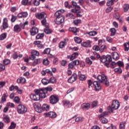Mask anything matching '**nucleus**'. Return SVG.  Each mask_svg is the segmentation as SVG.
<instances>
[{
	"instance_id": "obj_1",
	"label": "nucleus",
	"mask_w": 129,
	"mask_h": 129,
	"mask_svg": "<svg viewBox=\"0 0 129 129\" xmlns=\"http://www.w3.org/2000/svg\"><path fill=\"white\" fill-rule=\"evenodd\" d=\"M63 12V10H59L55 13L54 17L56 18L55 20V24L60 25V24H62V23H63L64 21V18L62 15V13Z\"/></svg>"
},
{
	"instance_id": "obj_2",
	"label": "nucleus",
	"mask_w": 129,
	"mask_h": 129,
	"mask_svg": "<svg viewBox=\"0 0 129 129\" xmlns=\"http://www.w3.org/2000/svg\"><path fill=\"white\" fill-rule=\"evenodd\" d=\"M36 17L39 20H41V23L43 26L46 25V18L47 14L45 12H42L41 13H37L36 14Z\"/></svg>"
},
{
	"instance_id": "obj_3",
	"label": "nucleus",
	"mask_w": 129,
	"mask_h": 129,
	"mask_svg": "<svg viewBox=\"0 0 129 129\" xmlns=\"http://www.w3.org/2000/svg\"><path fill=\"white\" fill-rule=\"evenodd\" d=\"M112 60V58L110 55H108L107 56L103 55L100 58V61L103 63H105V65L107 66V67H109V64Z\"/></svg>"
},
{
	"instance_id": "obj_4",
	"label": "nucleus",
	"mask_w": 129,
	"mask_h": 129,
	"mask_svg": "<svg viewBox=\"0 0 129 129\" xmlns=\"http://www.w3.org/2000/svg\"><path fill=\"white\" fill-rule=\"evenodd\" d=\"M97 79L99 81V82L103 83V84H105L106 86H109L110 84L109 81L108 80L106 75H104V74H102V75H98Z\"/></svg>"
},
{
	"instance_id": "obj_5",
	"label": "nucleus",
	"mask_w": 129,
	"mask_h": 129,
	"mask_svg": "<svg viewBox=\"0 0 129 129\" xmlns=\"http://www.w3.org/2000/svg\"><path fill=\"white\" fill-rule=\"evenodd\" d=\"M28 109L24 105H18L17 107V111L18 114H23L27 113Z\"/></svg>"
},
{
	"instance_id": "obj_6",
	"label": "nucleus",
	"mask_w": 129,
	"mask_h": 129,
	"mask_svg": "<svg viewBox=\"0 0 129 129\" xmlns=\"http://www.w3.org/2000/svg\"><path fill=\"white\" fill-rule=\"evenodd\" d=\"M9 28V20L7 18H4L2 25L1 26V31H4Z\"/></svg>"
},
{
	"instance_id": "obj_7",
	"label": "nucleus",
	"mask_w": 129,
	"mask_h": 129,
	"mask_svg": "<svg viewBox=\"0 0 129 129\" xmlns=\"http://www.w3.org/2000/svg\"><path fill=\"white\" fill-rule=\"evenodd\" d=\"M39 99L40 98H45L46 96V88H42L38 90Z\"/></svg>"
},
{
	"instance_id": "obj_8",
	"label": "nucleus",
	"mask_w": 129,
	"mask_h": 129,
	"mask_svg": "<svg viewBox=\"0 0 129 129\" xmlns=\"http://www.w3.org/2000/svg\"><path fill=\"white\" fill-rule=\"evenodd\" d=\"M108 112H104L102 114H101V115L99 116V118L103 124H106L107 123L108 120L106 118H104V117L105 116L108 115Z\"/></svg>"
},
{
	"instance_id": "obj_9",
	"label": "nucleus",
	"mask_w": 129,
	"mask_h": 129,
	"mask_svg": "<svg viewBox=\"0 0 129 129\" xmlns=\"http://www.w3.org/2000/svg\"><path fill=\"white\" fill-rule=\"evenodd\" d=\"M59 100L58 97L57 96H56V95H52L49 97V102L52 104H55V103H57Z\"/></svg>"
},
{
	"instance_id": "obj_10",
	"label": "nucleus",
	"mask_w": 129,
	"mask_h": 129,
	"mask_svg": "<svg viewBox=\"0 0 129 129\" xmlns=\"http://www.w3.org/2000/svg\"><path fill=\"white\" fill-rule=\"evenodd\" d=\"M35 94H31L30 98L33 100H39V90H34Z\"/></svg>"
},
{
	"instance_id": "obj_11",
	"label": "nucleus",
	"mask_w": 129,
	"mask_h": 129,
	"mask_svg": "<svg viewBox=\"0 0 129 129\" xmlns=\"http://www.w3.org/2000/svg\"><path fill=\"white\" fill-rule=\"evenodd\" d=\"M120 106V103L117 100H113L112 103L111 107L114 110H117Z\"/></svg>"
},
{
	"instance_id": "obj_12",
	"label": "nucleus",
	"mask_w": 129,
	"mask_h": 129,
	"mask_svg": "<svg viewBox=\"0 0 129 129\" xmlns=\"http://www.w3.org/2000/svg\"><path fill=\"white\" fill-rule=\"evenodd\" d=\"M39 52L36 50H32L31 52V55L30 56L29 58L31 60H35L36 56H39Z\"/></svg>"
},
{
	"instance_id": "obj_13",
	"label": "nucleus",
	"mask_w": 129,
	"mask_h": 129,
	"mask_svg": "<svg viewBox=\"0 0 129 129\" xmlns=\"http://www.w3.org/2000/svg\"><path fill=\"white\" fill-rule=\"evenodd\" d=\"M79 64H80V60L76 59V60H74V61H72L71 63H69L68 66L69 68L73 69L74 68L75 66H78V65H79Z\"/></svg>"
},
{
	"instance_id": "obj_14",
	"label": "nucleus",
	"mask_w": 129,
	"mask_h": 129,
	"mask_svg": "<svg viewBox=\"0 0 129 129\" xmlns=\"http://www.w3.org/2000/svg\"><path fill=\"white\" fill-rule=\"evenodd\" d=\"M72 4L73 6H74L75 7V9H72V12L73 13H77V12H78V10H77V9H78L79 10V9H81L80 6H78L76 2H74V1H72Z\"/></svg>"
},
{
	"instance_id": "obj_15",
	"label": "nucleus",
	"mask_w": 129,
	"mask_h": 129,
	"mask_svg": "<svg viewBox=\"0 0 129 129\" xmlns=\"http://www.w3.org/2000/svg\"><path fill=\"white\" fill-rule=\"evenodd\" d=\"M77 79V74L76 73H74L72 74V76L70 77L68 79V82L70 83H73L74 81H76Z\"/></svg>"
},
{
	"instance_id": "obj_16",
	"label": "nucleus",
	"mask_w": 129,
	"mask_h": 129,
	"mask_svg": "<svg viewBox=\"0 0 129 129\" xmlns=\"http://www.w3.org/2000/svg\"><path fill=\"white\" fill-rule=\"evenodd\" d=\"M102 40L100 39L98 41V44L100 46V52H103L104 49H106V46L104 44L102 43Z\"/></svg>"
},
{
	"instance_id": "obj_17",
	"label": "nucleus",
	"mask_w": 129,
	"mask_h": 129,
	"mask_svg": "<svg viewBox=\"0 0 129 129\" xmlns=\"http://www.w3.org/2000/svg\"><path fill=\"white\" fill-rule=\"evenodd\" d=\"M34 109L37 113H41L42 112L41 104H39V103H36V104L34 105Z\"/></svg>"
},
{
	"instance_id": "obj_18",
	"label": "nucleus",
	"mask_w": 129,
	"mask_h": 129,
	"mask_svg": "<svg viewBox=\"0 0 129 129\" xmlns=\"http://www.w3.org/2000/svg\"><path fill=\"white\" fill-rule=\"evenodd\" d=\"M114 17L116 20H118V21H119V23H123V19L121 17L118 13H115V14H114Z\"/></svg>"
},
{
	"instance_id": "obj_19",
	"label": "nucleus",
	"mask_w": 129,
	"mask_h": 129,
	"mask_svg": "<svg viewBox=\"0 0 129 129\" xmlns=\"http://www.w3.org/2000/svg\"><path fill=\"white\" fill-rule=\"evenodd\" d=\"M44 115L46 117H49V118H56L57 117V114L55 112H49L48 113H45Z\"/></svg>"
},
{
	"instance_id": "obj_20",
	"label": "nucleus",
	"mask_w": 129,
	"mask_h": 129,
	"mask_svg": "<svg viewBox=\"0 0 129 129\" xmlns=\"http://www.w3.org/2000/svg\"><path fill=\"white\" fill-rule=\"evenodd\" d=\"M30 32L32 36H35L36 34L38 33L39 30L36 27H32V28H31V30H30Z\"/></svg>"
},
{
	"instance_id": "obj_21",
	"label": "nucleus",
	"mask_w": 129,
	"mask_h": 129,
	"mask_svg": "<svg viewBox=\"0 0 129 129\" xmlns=\"http://www.w3.org/2000/svg\"><path fill=\"white\" fill-rule=\"evenodd\" d=\"M116 64H118L119 67H120L121 66H123L124 63H123V62H122L121 61H118V62H117V63H116V62L113 61L111 62V67L112 68H114L115 67V65H116Z\"/></svg>"
},
{
	"instance_id": "obj_22",
	"label": "nucleus",
	"mask_w": 129,
	"mask_h": 129,
	"mask_svg": "<svg viewBox=\"0 0 129 129\" xmlns=\"http://www.w3.org/2000/svg\"><path fill=\"white\" fill-rule=\"evenodd\" d=\"M79 56V53L78 52H75L72 55H68L67 57L70 60H74L75 58H77Z\"/></svg>"
},
{
	"instance_id": "obj_23",
	"label": "nucleus",
	"mask_w": 129,
	"mask_h": 129,
	"mask_svg": "<svg viewBox=\"0 0 129 129\" xmlns=\"http://www.w3.org/2000/svg\"><path fill=\"white\" fill-rule=\"evenodd\" d=\"M34 45H37L38 48H44V45L42 44V41H34Z\"/></svg>"
},
{
	"instance_id": "obj_24",
	"label": "nucleus",
	"mask_w": 129,
	"mask_h": 129,
	"mask_svg": "<svg viewBox=\"0 0 129 129\" xmlns=\"http://www.w3.org/2000/svg\"><path fill=\"white\" fill-rule=\"evenodd\" d=\"M46 25H44L45 29H44V31L46 34H50L52 31L49 29V24L47 23V20H46Z\"/></svg>"
},
{
	"instance_id": "obj_25",
	"label": "nucleus",
	"mask_w": 129,
	"mask_h": 129,
	"mask_svg": "<svg viewBox=\"0 0 129 129\" xmlns=\"http://www.w3.org/2000/svg\"><path fill=\"white\" fill-rule=\"evenodd\" d=\"M22 4L24 6H27V5L31 6L33 5V0H22Z\"/></svg>"
},
{
	"instance_id": "obj_26",
	"label": "nucleus",
	"mask_w": 129,
	"mask_h": 129,
	"mask_svg": "<svg viewBox=\"0 0 129 129\" xmlns=\"http://www.w3.org/2000/svg\"><path fill=\"white\" fill-rule=\"evenodd\" d=\"M81 108L83 110H88L90 108V104L89 103H84L81 105Z\"/></svg>"
},
{
	"instance_id": "obj_27",
	"label": "nucleus",
	"mask_w": 129,
	"mask_h": 129,
	"mask_svg": "<svg viewBox=\"0 0 129 129\" xmlns=\"http://www.w3.org/2000/svg\"><path fill=\"white\" fill-rule=\"evenodd\" d=\"M93 85L94 86L95 90H100L101 87L100 84H98V81H94Z\"/></svg>"
},
{
	"instance_id": "obj_28",
	"label": "nucleus",
	"mask_w": 129,
	"mask_h": 129,
	"mask_svg": "<svg viewBox=\"0 0 129 129\" xmlns=\"http://www.w3.org/2000/svg\"><path fill=\"white\" fill-rule=\"evenodd\" d=\"M22 30L21 27H20V25H15L14 26V31L16 33H20Z\"/></svg>"
},
{
	"instance_id": "obj_29",
	"label": "nucleus",
	"mask_w": 129,
	"mask_h": 129,
	"mask_svg": "<svg viewBox=\"0 0 129 129\" xmlns=\"http://www.w3.org/2000/svg\"><path fill=\"white\" fill-rule=\"evenodd\" d=\"M92 41L88 40L86 42H83L82 43V45L84 47H91Z\"/></svg>"
},
{
	"instance_id": "obj_30",
	"label": "nucleus",
	"mask_w": 129,
	"mask_h": 129,
	"mask_svg": "<svg viewBox=\"0 0 129 129\" xmlns=\"http://www.w3.org/2000/svg\"><path fill=\"white\" fill-rule=\"evenodd\" d=\"M23 54H18V52H14L13 55H12V57L13 58V59H17L18 58V57H19L20 58H22L23 57Z\"/></svg>"
},
{
	"instance_id": "obj_31",
	"label": "nucleus",
	"mask_w": 129,
	"mask_h": 129,
	"mask_svg": "<svg viewBox=\"0 0 129 129\" xmlns=\"http://www.w3.org/2000/svg\"><path fill=\"white\" fill-rule=\"evenodd\" d=\"M69 31L73 32L75 35H77V33L79 30L76 27H73V28H69Z\"/></svg>"
},
{
	"instance_id": "obj_32",
	"label": "nucleus",
	"mask_w": 129,
	"mask_h": 129,
	"mask_svg": "<svg viewBox=\"0 0 129 129\" xmlns=\"http://www.w3.org/2000/svg\"><path fill=\"white\" fill-rule=\"evenodd\" d=\"M46 73H48L50 75H53V72H52L50 69H46L45 71V70L41 71V74H42V75H46Z\"/></svg>"
},
{
	"instance_id": "obj_33",
	"label": "nucleus",
	"mask_w": 129,
	"mask_h": 129,
	"mask_svg": "<svg viewBox=\"0 0 129 129\" xmlns=\"http://www.w3.org/2000/svg\"><path fill=\"white\" fill-rule=\"evenodd\" d=\"M26 81V79L25 77H20V78H18L17 80L18 83H25Z\"/></svg>"
},
{
	"instance_id": "obj_34",
	"label": "nucleus",
	"mask_w": 129,
	"mask_h": 129,
	"mask_svg": "<svg viewBox=\"0 0 129 129\" xmlns=\"http://www.w3.org/2000/svg\"><path fill=\"white\" fill-rule=\"evenodd\" d=\"M42 111H49L50 109V106L47 104H44L42 107Z\"/></svg>"
},
{
	"instance_id": "obj_35",
	"label": "nucleus",
	"mask_w": 129,
	"mask_h": 129,
	"mask_svg": "<svg viewBox=\"0 0 129 129\" xmlns=\"http://www.w3.org/2000/svg\"><path fill=\"white\" fill-rule=\"evenodd\" d=\"M113 56V59L115 60H118L119 59V55L117 52H114V53H112Z\"/></svg>"
},
{
	"instance_id": "obj_36",
	"label": "nucleus",
	"mask_w": 129,
	"mask_h": 129,
	"mask_svg": "<svg viewBox=\"0 0 129 129\" xmlns=\"http://www.w3.org/2000/svg\"><path fill=\"white\" fill-rule=\"evenodd\" d=\"M3 120L5 123L8 124V123L10 122V118L9 116L6 115L4 117Z\"/></svg>"
},
{
	"instance_id": "obj_37",
	"label": "nucleus",
	"mask_w": 129,
	"mask_h": 129,
	"mask_svg": "<svg viewBox=\"0 0 129 129\" xmlns=\"http://www.w3.org/2000/svg\"><path fill=\"white\" fill-rule=\"evenodd\" d=\"M123 10L125 13H126V12H128L129 10V4H124L123 6Z\"/></svg>"
},
{
	"instance_id": "obj_38",
	"label": "nucleus",
	"mask_w": 129,
	"mask_h": 129,
	"mask_svg": "<svg viewBox=\"0 0 129 129\" xmlns=\"http://www.w3.org/2000/svg\"><path fill=\"white\" fill-rule=\"evenodd\" d=\"M56 82V78L51 75V77L48 79V83H55Z\"/></svg>"
},
{
	"instance_id": "obj_39",
	"label": "nucleus",
	"mask_w": 129,
	"mask_h": 129,
	"mask_svg": "<svg viewBox=\"0 0 129 129\" xmlns=\"http://www.w3.org/2000/svg\"><path fill=\"white\" fill-rule=\"evenodd\" d=\"M8 96V94H4L2 97L1 102H5L7 100V97Z\"/></svg>"
},
{
	"instance_id": "obj_40",
	"label": "nucleus",
	"mask_w": 129,
	"mask_h": 129,
	"mask_svg": "<svg viewBox=\"0 0 129 129\" xmlns=\"http://www.w3.org/2000/svg\"><path fill=\"white\" fill-rule=\"evenodd\" d=\"M86 33L90 36H95L97 35V32L96 31H90V32H87Z\"/></svg>"
},
{
	"instance_id": "obj_41",
	"label": "nucleus",
	"mask_w": 129,
	"mask_h": 129,
	"mask_svg": "<svg viewBox=\"0 0 129 129\" xmlns=\"http://www.w3.org/2000/svg\"><path fill=\"white\" fill-rule=\"evenodd\" d=\"M41 82L44 85H47L49 83V79H47V78H42L41 80Z\"/></svg>"
},
{
	"instance_id": "obj_42",
	"label": "nucleus",
	"mask_w": 129,
	"mask_h": 129,
	"mask_svg": "<svg viewBox=\"0 0 129 129\" xmlns=\"http://www.w3.org/2000/svg\"><path fill=\"white\" fill-rule=\"evenodd\" d=\"M62 103L64 106H66V105H68V104H69L70 106H72V104L70 103V101H69V100H64L62 101Z\"/></svg>"
},
{
	"instance_id": "obj_43",
	"label": "nucleus",
	"mask_w": 129,
	"mask_h": 129,
	"mask_svg": "<svg viewBox=\"0 0 129 129\" xmlns=\"http://www.w3.org/2000/svg\"><path fill=\"white\" fill-rule=\"evenodd\" d=\"M124 51H128L129 50V41L127 42L124 43Z\"/></svg>"
},
{
	"instance_id": "obj_44",
	"label": "nucleus",
	"mask_w": 129,
	"mask_h": 129,
	"mask_svg": "<svg viewBox=\"0 0 129 129\" xmlns=\"http://www.w3.org/2000/svg\"><path fill=\"white\" fill-rule=\"evenodd\" d=\"M40 58H38V59H35L34 60V62L33 63H32V65L33 66H35L36 65H37V64H39V63H40Z\"/></svg>"
},
{
	"instance_id": "obj_45",
	"label": "nucleus",
	"mask_w": 129,
	"mask_h": 129,
	"mask_svg": "<svg viewBox=\"0 0 129 129\" xmlns=\"http://www.w3.org/2000/svg\"><path fill=\"white\" fill-rule=\"evenodd\" d=\"M10 59L6 58L3 60V63L5 66V65H8V64H10Z\"/></svg>"
},
{
	"instance_id": "obj_46",
	"label": "nucleus",
	"mask_w": 129,
	"mask_h": 129,
	"mask_svg": "<svg viewBox=\"0 0 129 129\" xmlns=\"http://www.w3.org/2000/svg\"><path fill=\"white\" fill-rule=\"evenodd\" d=\"M110 31L111 32V36H114L115 35L116 31L115 28H111Z\"/></svg>"
},
{
	"instance_id": "obj_47",
	"label": "nucleus",
	"mask_w": 129,
	"mask_h": 129,
	"mask_svg": "<svg viewBox=\"0 0 129 129\" xmlns=\"http://www.w3.org/2000/svg\"><path fill=\"white\" fill-rule=\"evenodd\" d=\"M7 36V33H3V34H1L0 35V40H4V39H6Z\"/></svg>"
},
{
	"instance_id": "obj_48",
	"label": "nucleus",
	"mask_w": 129,
	"mask_h": 129,
	"mask_svg": "<svg viewBox=\"0 0 129 129\" xmlns=\"http://www.w3.org/2000/svg\"><path fill=\"white\" fill-rule=\"evenodd\" d=\"M74 40L75 42L76 43H78V44L81 43L82 41V39H81V38H80L79 37H75Z\"/></svg>"
},
{
	"instance_id": "obj_49",
	"label": "nucleus",
	"mask_w": 129,
	"mask_h": 129,
	"mask_svg": "<svg viewBox=\"0 0 129 129\" xmlns=\"http://www.w3.org/2000/svg\"><path fill=\"white\" fill-rule=\"evenodd\" d=\"M44 37V33H39L36 36V39H42Z\"/></svg>"
},
{
	"instance_id": "obj_50",
	"label": "nucleus",
	"mask_w": 129,
	"mask_h": 129,
	"mask_svg": "<svg viewBox=\"0 0 129 129\" xmlns=\"http://www.w3.org/2000/svg\"><path fill=\"white\" fill-rule=\"evenodd\" d=\"M114 71L116 73H122V70L121 68H120V67H118L117 68H115V69H114Z\"/></svg>"
},
{
	"instance_id": "obj_51",
	"label": "nucleus",
	"mask_w": 129,
	"mask_h": 129,
	"mask_svg": "<svg viewBox=\"0 0 129 129\" xmlns=\"http://www.w3.org/2000/svg\"><path fill=\"white\" fill-rule=\"evenodd\" d=\"M79 78L80 80H82V81H83L84 80H86L87 77L86 75H84V74H81L79 76Z\"/></svg>"
},
{
	"instance_id": "obj_52",
	"label": "nucleus",
	"mask_w": 129,
	"mask_h": 129,
	"mask_svg": "<svg viewBox=\"0 0 129 129\" xmlns=\"http://www.w3.org/2000/svg\"><path fill=\"white\" fill-rule=\"evenodd\" d=\"M16 126H17V124H15L14 122H12L9 129H15Z\"/></svg>"
},
{
	"instance_id": "obj_53",
	"label": "nucleus",
	"mask_w": 129,
	"mask_h": 129,
	"mask_svg": "<svg viewBox=\"0 0 129 129\" xmlns=\"http://www.w3.org/2000/svg\"><path fill=\"white\" fill-rule=\"evenodd\" d=\"M125 127V122H121L119 124L120 129H124Z\"/></svg>"
},
{
	"instance_id": "obj_54",
	"label": "nucleus",
	"mask_w": 129,
	"mask_h": 129,
	"mask_svg": "<svg viewBox=\"0 0 129 129\" xmlns=\"http://www.w3.org/2000/svg\"><path fill=\"white\" fill-rule=\"evenodd\" d=\"M17 19V16H15L14 15H12V18L11 19V21L12 23H14Z\"/></svg>"
},
{
	"instance_id": "obj_55",
	"label": "nucleus",
	"mask_w": 129,
	"mask_h": 129,
	"mask_svg": "<svg viewBox=\"0 0 129 129\" xmlns=\"http://www.w3.org/2000/svg\"><path fill=\"white\" fill-rule=\"evenodd\" d=\"M6 84V81H0V91H1V88L4 87Z\"/></svg>"
},
{
	"instance_id": "obj_56",
	"label": "nucleus",
	"mask_w": 129,
	"mask_h": 129,
	"mask_svg": "<svg viewBox=\"0 0 129 129\" xmlns=\"http://www.w3.org/2000/svg\"><path fill=\"white\" fill-rule=\"evenodd\" d=\"M50 51H51V49H50V48H46L44 49V54H47L48 57V55H49V53H50Z\"/></svg>"
},
{
	"instance_id": "obj_57",
	"label": "nucleus",
	"mask_w": 129,
	"mask_h": 129,
	"mask_svg": "<svg viewBox=\"0 0 129 129\" xmlns=\"http://www.w3.org/2000/svg\"><path fill=\"white\" fill-rule=\"evenodd\" d=\"M40 0L32 1V4H34V6H39L40 5Z\"/></svg>"
},
{
	"instance_id": "obj_58",
	"label": "nucleus",
	"mask_w": 129,
	"mask_h": 129,
	"mask_svg": "<svg viewBox=\"0 0 129 129\" xmlns=\"http://www.w3.org/2000/svg\"><path fill=\"white\" fill-rule=\"evenodd\" d=\"M43 63L44 65H48L49 63V60H48L47 58H45L43 60Z\"/></svg>"
},
{
	"instance_id": "obj_59",
	"label": "nucleus",
	"mask_w": 129,
	"mask_h": 129,
	"mask_svg": "<svg viewBox=\"0 0 129 129\" xmlns=\"http://www.w3.org/2000/svg\"><path fill=\"white\" fill-rule=\"evenodd\" d=\"M113 5H114L113 0L108 1L107 2V6L111 7Z\"/></svg>"
},
{
	"instance_id": "obj_60",
	"label": "nucleus",
	"mask_w": 129,
	"mask_h": 129,
	"mask_svg": "<svg viewBox=\"0 0 129 129\" xmlns=\"http://www.w3.org/2000/svg\"><path fill=\"white\" fill-rule=\"evenodd\" d=\"M64 5L65 8H68L69 9L72 8V6L69 5V2H65Z\"/></svg>"
},
{
	"instance_id": "obj_61",
	"label": "nucleus",
	"mask_w": 129,
	"mask_h": 129,
	"mask_svg": "<svg viewBox=\"0 0 129 129\" xmlns=\"http://www.w3.org/2000/svg\"><path fill=\"white\" fill-rule=\"evenodd\" d=\"M6 69V66H5L4 64H2V63H0V71H3Z\"/></svg>"
},
{
	"instance_id": "obj_62",
	"label": "nucleus",
	"mask_w": 129,
	"mask_h": 129,
	"mask_svg": "<svg viewBox=\"0 0 129 129\" xmlns=\"http://www.w3.org/2000/svg\"><path fill=\"white\" fill-rule=\"evenodd\" d=\"M113 8L112 7H110L108 6V8L106 9V13H110L113 10Z\"/></svg>"
},
{
	"instance_id": "obj_63",
	"label": "nucleus",
	"mask_w": 129,
	"mask_h": 129,
	"mask_svg": "<svg viewBox=\"0 0 129 129\" xmlns=\"http://www.w3.org/2000/svg\"><path fill=\"white\" fill-rule=\"evenodd\" d=\"M86 62L89 65H91V64H92L93 63V61L89 57L86 58Z\"/></svg>"
},
{
	"instance_id": "obj_64",
	"label": "nucleus",
	"mask_w": 129,
	"mask_h": 129,
	"mask_svg": "<svg viewBox=\"0 0 129 129\" xmlns=\"http://www.w3.org/2000/svg\"><path fill=\"white\" fill-rule=\"evenodd\" d=\"M98 103L97 101H94L93 102V103H92V108H95V106H97Z\"/></svg>"
}]
</instances>
